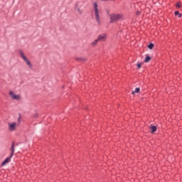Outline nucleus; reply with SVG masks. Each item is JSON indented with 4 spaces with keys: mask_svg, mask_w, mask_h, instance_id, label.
<instances>
[{
    "mask_svg": "<svg viewBox=\"0 0 182 182\" xmlns=\"http://www.w3.org/2000/svg\"><path fill=\"white\" fill-rule=\"evenodd\" d=\"M75 9H76L77 12H78V14L80 15H82V14H83V10H82L80 9V3L77 2L75 5Z\"/></svg>",
    "mask_w": 182,
    "mask_h": 182,
    "instance_id": "nucleus-7",
    "label": "nucleus"
},
{
    "mask_svg": "<svg viewBox=\"0 0 182 182\" xmlns=\"http://www.w3.org/2000/svg\"><path fill=\"white\" fill-rule=\"evenodd\" d=\"M10 151H11V154H10L11 157H14V154L15 153V143L13 142L11 144V146L10 148Z\"/></svg>",
    "mask_w": 182,
    "mask_h": 182,
    "instance_id": "nucleus-9",
    "label": "nucleus"
},
{
    "mask_svg": "<svg viewBox=\"0 0 182 182\" xmlns=\"http://www.w3.org/2000/svg\"><path fill=\"white\" fill-rule=\"evenodd\" d=\"M135 93H140V88L136 87L134 91H132V95H134Z\"/></svg>",
    "mask_w": 182,
    "mask_h": 182,
    "instance_id": "nucleus-12",
    "label": "nucleus"
},
{
    "mask_svg": "<svg viewBox=\"0 0 182 182\" xmlns=\"http://www.w3.org/2000/svg\"><path fill=\"white\" fill-rule=\"evenodd\" d=\"M148 48H149V49H153V48H154V44L150 43V44L148 46Z\"/></svg>",
    "mask_w": 182,
    "mask_h": 182,
    "instance_id": "nucleus-15",
    "label": "nucleus"
},
{
    "mask_svg": "<svg viewBox=\"0 0 182 182\" xmlns=\"http://www.w3.org/2000/svg\"><path fill=\"white\" fill-rule=\"evenodd\" d=\"M8 129L9 132H15L16 129H18V123L16 122H9L8 123Z\"/></svg>",
    "mask_w": 182,
    "mask_h": 182,
    "instance_id": "nucleus-4",
    "label": "nucleus"
},
{
    "mask_svg": "<svg viewBox=\"0 0 182 182\" xmlns=\"http://www.w3.org/2000/svg\"><path fill=\"white\" fill-rule=\"evenodd\" d=\"M151 133H154L157 130V127L156 126L151 127Z\"/></svg>",
    "mask_w": 182,
    "mask_h": 182,
    "instance_id": "nucleus-13",
    "label": "nucleus"
},
{
    "mask_svg": "<svg viewBox=\"0 0 182 182\" xmlns=\"http://www.w3.org/2000/svg\"><path fill=\"white\" fill-rule=\"evenodd\" d=\"M97 39L99 42H106V40L107 39V35L106 33H102L98 36Z\"/></svg>",
    "mask_w": 182,
    "mask_h": 182,
    "instance_id": "nucleus-6",
    "label": "nucleus"
},
{
    "mask_svg": "<svg viewBox=\"0 0 182 182\" xmlns=\"http://www.w3.org/2000/svg\"><path fill=\"white\" fill-rule=\"evenodd\" d=\"M9 95L10 98L12 100L18 101V100H21L22 99V97H21V95L15 93V92H14V90H10L9 92Z\"/></svg>",
    "mask_w": 182,
    "mask_h": 182,
    "instance_id": "nucleus-2",
    "label": "nucleus"
},
{
    "mask_svg": "<svg viewBox=\"0 0 182 182\" xmlns=\"http://www.w3.org/2000/svg\"><path fill=\"white\" fill-rule=\"evenodd\" d=\"M11 159H12V156H9L7 157L2 163H1V167H4V166H6L8 163H11Z\"/></svg>",
    "mask_w": 182,
    "mask_h": 182,
    "instance_id": "nucleus-8",
    "label": "nucleus"
},
{
    "mask_svg": "<svg viewBox=\"0 0 182 182\" xmlns=\"http://www.w3.org/2000/svg\"><path fill=\"white\" fill-rule=\"evenodd\" d=\"M176 6H177L178 8H181V4L178 3L177 5H176Z\"/></svg>",
    "mask_w": 182,
    "mask_h": 182,
    "instance_id": "nucleus-17",
    "label": "nucleus"
},
{
    "mask_svg": "<svg viewBox=\"0 0 182 182\" xmlns=\"http://www.w3.org/2000/svg\"><path fill=\"white\" fill-rule=\"evenodd\" d=\"M100 15H102V9L97 2H94L92 8V16H94L97 23L100 25Z\"/></svg>",
    "mask_w": 182,
    "mask_h": 182,
    "instance_id": "nucleus-1",
    "label": "nucleus"
},
{
    "mask_svg": "<svg viewBox=\"0 0 182 182\" xmlns=\"http://www.w3.org/2000/svg\"><path fill=\"white\" fill-rule=\"evenodd\" d=\"M20 56L23 58L24 62H26L27 66H28V68H32V63L28 60V58L26 57V55H25V53H23V52L20 51Z\"/></svg>",
    "mask_w": 182,
    "mask_h": 182,
    "instance_id": "nucleus-5",
    "label": "nucleus"
},
{
    "mask_svg": "<svg viewBox=\"0 0 182 182\" xmlns=\"http://www.w3.org/2000/svg\"><path fill=\"white\" fill-rule=\"evenodd\" d=\"M136 66H137L138 69H140V68H141V63H137Z\"/></svg>",
    "mask_w": 182,
    "mask_h": 182,
    "instance_id": "nucleus-16",
    "label": "nucleus"
},
{
    "mask_svg": "<svg viewBox=\"0 0 182 182\" xmlns=\"http://www.w3.org/2000/svg\"><path fill=\"white\" fill-rule=\"evenodd\" d=\"M111 22H117L120 19H123L122 14H111L110 16Z\"/></svg>",
    "mask_w": 182,
    "mask_h": 182,
    "instance_id": "nucleus-3",
    "label": "nucleus"
},
{
    "mask_svg": "<svg viewBox=\"0 0 182 182\" xmlns=\"http://www.w3.org/2000/svg\"><path fill=\"white\" fill-rule=\"evenodd\" d=\"M175 16H178V18H181V14H180L178 11H175Z\"/></svg>",
    "mask_w": 182,
    "mask_h": 182,
    "instance_id": "nucleus-14",
    "label": "nucleus"
},
{
    "mask_svg": "<svg viewBox=\"0 0 182 182\" xmlns=\"http://www.w3.org/2000/svg\"><path fill=\"white\" fill-rule=\"evenodd\" d=\"M97 42H99V41H98L97 38H96L91 43V46H92V48H95V46H96V45H97Z\"/></svg>",
    "mask_w": 182,
    "mask_h": 182,
    "instance_id": "nucleus-10",
    "label": "nucleus"
},
{
    "mask_svg": "<svg viewBox=\"0 0 182 182\" xmlns=\"http://www.w3.org/2000/svg\"><path fill=\"white\" fill-rule=\"evenodd\" d=\"M139 14H140V12H137V13H136V15H139Z\"/></svg>",
    "mask_w": 182,
    "mask_h": 182,
    "instance_id": "nucleus-18",
    "label": "nucleus"
},
{
    "mask_svg": "<svg viewBox=\"0 0 182 182\" xmlns=\"http://www.w3.org/2000/svg\"><path fill=\"white\" fill-rule=\"evenodd\" d=\"M150 60H151V58H150V56H146L144 59V62L145 63H148V62H150Z\"/></svg>",
    "mask_w": 182,
    "mask_h": 182,
    "instance_id": "nucleus-11",
    "label": "nucleus"
}]
</instances>
